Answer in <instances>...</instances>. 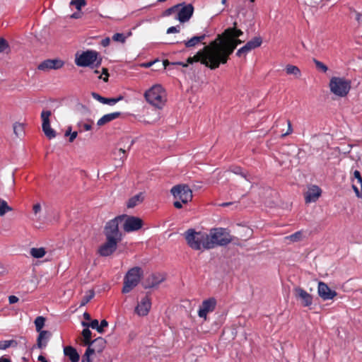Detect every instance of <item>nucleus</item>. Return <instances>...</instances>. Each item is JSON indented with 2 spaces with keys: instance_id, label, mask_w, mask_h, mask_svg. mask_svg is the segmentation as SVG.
Masks as SVG:
<instances>
[{
  "instance_id": "nucleus-14",
  "label": "nucleus",
  "mask_w": 362,
  "mask_h": 362,
  "mask_svg": "<svg viewBox=\"0 0 362 362\" xmlns=\"http://www.w3.org/2000/svg\"><path fill=\"white\" fill-rule=\"evenodd\" d=\"M51 115L49 110H43L41 112L42 131L49 139H54L56 136L55 131L50 126L49 117Z\"/></svg>"
},
{
  "instance_id": "nucleus-61",
  "label": "nucleus",
  "mask_w": 362,
  "mask_h": 362,
  "mask_svg": "<svg viewBox=\"0 0 362 362\" xmlns=\"http://www.w3.org/2000/svg\"><path fill=\"white\" fill-rule=\"evenodd\" d=\"M0 362H11L10 359L5 358L4 356L0 357Z\"/></svg>"
},
{
  "instance_id": "nucleus-24",
  "label": "nucleus",
  "mask_w": 362,
  "mask_h": 362,
  "mask_svg": "<svg viewBox=\"0 0 362 362\" xmlns=\"http://www.w3.org/2000/svg\"><path fill=\"white\" fill-rule=\"evenodd\" d=\"M120 115L121 113L119 112H115L106 114L98 120L97 125L99 127L103 126L105 124H107L111 121L116 119L120 116Z\"/></svg>"
},
{
  "instance_id": "nucleus-6",
  "label": "nucleus",
  "mask_w": 362,
  "mask_h": 362,
  "mask_svg": "<svg viewBox=\"0 0 362 362\" xmlns=\"http://www.w3.org/2000/svg\"><path fill=\"white\" fill-rule=\"evenodd\" d=\"M142 275L143 271L140 267H135L130 269L124 278L122 292L128 293L133 290L140 282Z\"/></svg>"
},
{
  "instance_id": "nucleus-47",
  "label": "nucleus",
  "mask_w": 362,
  "mask_h": 362,
  "mask_svg": "<svg viewBox=\"0 0 362 362\" xmlns=\"http://www.w3.org/2000/svg\"><path fill=\"white\" fill-rule=\"evenodd\" d=\"M108 322L105 320H103L99 324V328L98 329V332L99 333L103 332V329L106 327H107Z\"/></svg>"
},
{
  "instance_id": "nucleus-51",
  "label": "nucleus",
  "mask_w": 362,
  "mask_h": 362,
  "mask_svg": "<svg viewBox=\"0 0 362 362\" xmlns=\"http://www.w3.org/2000/svg\"><path fill=\"white\" fill-rule=\"evenodd\" d=\"M232 172L235 174L241 175L243 177H246V175L243 173L242 169L240 167H235L232 170Z\"/></svg>"
},
{
  "instance_id": "nucleus-9",
  "label": "nucleus",
  "mask_w": 362,
  "mask_h": 362,
  "mask_svg": "<svg viewBox=\"0 0 362 362\" xmlns=\"http://www.w3.org/2000/svg\"><path fill=\"white\" fill-rule=\"evenodd\" d=\"M124 216H118L115 218L109 221L104 229L105 238H112L116 240H122V234L119 230V225L122 223Z\"/></svg>"
},
{
  "instance_id": "nucleus-19",
  "label": "nucleus",
  "mask_w": 362,
  "mask_h": 362,
  "mask_svg": "<svg viewBox=\"0 0 362 362\" xmlns=\"http://www.w3.org/2000/svg\"><path fill=\"white\" fill-rule=\"evenodd\" d=\"M105 339L102 337H98L90 342L86 350H90V352H89V356H91L95 352L101 353L105 349Z\"/></svg>"
},
{
  "instance_id": "nucleus-11",
  "label": "nucleus",
  "mask_w": 362,
  "mask_h": 362,
  "mask_svg": "<svg viewBox=\"0 0 362 362\" xmlns=\"http://www.w3.org/2000/svg\"><path fill=\"white\" fill-rule=\"evenodd\" d=\"M177 6H180L177 10V16L175 18L180 23H185L189 21L193 15V6L191 4H186L185 3L178 4Z\"/></svg>"
},
{
  "instance_id": "nucleus-32",
  "label": "nucleus",
  "mask_w": 362,
  "mask_h": 362,
  "mask_svg": "<svg viewBox=\"0 0 362 362\" xmlns=\"http://www.w3.org/2000/svg\"><path fill=\"white\" fill-rule=\"evenodd\" d=\"M13 211V209L8 206L6 201L0 198V216H4L6 213Z\"/></svg>"
},
{
  "instance_id": "nucleus-26",
  "label": "nucleus",
  "mask_w": 362,
  "mask_h": 362,
  "mask_svg": "<svg viewBox=\"0 0 362 362\" xmlns=\"http://www.w3.org/2000/svg\"><path fill=\"white\" fill-rule=\"evenodd\" d=\"M30 256L34 259H40L45 257L47 254V250L45 247H31L29 252Z\"/></svg>"
},
{
  "instance_id": "nucleus-39",
  "label": "nucleus",
  "mask_w": 362,
  "mask_h": 362,
  "mask_svg": "<svg viewBox=\"0 0 362 362\" xmlns=\"http://www.w3.org/2000/svg\"><path fill=\"white\" fill-rule=\"evenodd\" d=\"M82 326L84 327H91L92 329H95L98 330L99 328V322L98 320H93L90 322H82Z\"/></svg>"
},
{
  "instance_id": "nucleus-28",
  "label": "nucleus",
  "mask_w": 362,
  "mask_h": 362,
  "mask_svg": "<svg viewBox=\"0 0 362 362\" xmlns=\"http://www.w3.org/2000/svg\"><path fill=\"white\" fill-rule=\"evenodd\" d=\"M42 211V206L40 203H36L33 206V221H34L36 223H41V216L40 214Z\"/></svg>"
},
{
  "instance_id": "nucleus-35",
  "label": "nucleus",
  "mask_w": 362,
  "mask_h": 362,
  "mask_svg": "<svg viewBox=\"0 0 362 362\" xmlns=\"http://www.w3.org/2000/svg\"><path fill=\"white\" fill-rule=\"evenodd\" d=\"M13 132L17 136H22L24 134L23 124L19 122H16L13 124Z\"/></svg>"
},
{
  "instance_id": "nucleus-29",
  "label": "nucleus",
  "mask_w": 362,
  "mask_h": 362,
  "mask_svg": "<svg viewBox=\"0 0 362 362\" xmlns=\"http://www.w3.org/2000/svg\"><path fill=\"white\" fill-rule=\"evenodd\" d=\"M18 341L15 339L0 341V350H6L8 348H16L18 346Z\"/></svg>"
},
{
  "instance_id": "nucleus-23",
  "label": "nucleus",
  "mask_w": 362,
  "mask_h": 362,
  "mask_svg": "<svg viewBox=\"0 0 362 362\" xmlns=\"http://www.w3.org/2000/svg\"><path fill=\"white\" fill-rule=\"evenodd\" d=\"M51 335V333L48 331H42L39 332V335L37 339L36 347L40 349L45 348Z\"/></svg>"
},
{
  "instance_id": "nucleus-2",
  "label": "nucleus",
  "mask_w": 362,
  "mask_h": 362,
  "mask_svg": "<svg viewBox=\"0 0 362 362\" xmlns=\"http://www.w3.org/2000/svg\"><path fill=\"white\" fill-rule=\"evenodd\" d=\"M146 100L157 109H162L167 102V92L160 84H155L144 93Z\"/></svg>"
},
{
  "instance_id": "nucleus-31",
  "label": "nucleus",
  "mask_w": 362,
  "mask_h": 362,
  "mask_svg": "<svg viewBox=\"0 0 362 362\" xmlns=\"http://www.w3.org/2000/svg\"><path fill=\"white\" fill-rule=\"evenodd\" d=\"M286 71L287 74L293 75L296 77H300L301 75L300 70L298 69V67L291 64H288L286 66Z\"/></svg>"
},
{
  "instance_id": "nucleus-34",
  "label": "nucleus",
  "mask_w": 362,
  "mask_h": 362,
  "mask_svg": "<svg viewBox=\"0 0 362 362\" xmlns=\"http://www.w3.org/2000/svg\"><path fill=\"white\" fill-rule=\"evenodd\" d=\"M45 318L42 316H38L35 320V329L37 332H42V329L45 326Z\"/></svg>"
},
{
  "instance_id": "nucleus-18",
  "label": "nucleus",
  "mask_w": 362,
  "mask_h": 362,
  "mask_svg": "<svg viewBox=\"0 0 362 362\" xmlns=\"http://www.w3.org/2000/svg\"><path fill=\"white\" fill-rule=\"evenodd\" d=\"M151 307V299L148 296H146L141 299V301L137 304L135 308V313L139 316H146L150 311Z\"/></svg>"
},
{
  "instance_id": "nucleus-57",
  "label": "nucleus",
  "mask_w": 362,
  "mask_h": 362,
  "mask_svg": "<svg viewBox=\"0 0 362 362\" xmlns=\"http://www.w3.org/2000/svg\"><path fill=\"white\" fill-rule=\"evenodd\" d=\"M156 62V61L154 62H147V63H144V64H141V66L142 67H145V68H149L151 67L154 63Z\"/></svg>"
},
{
  "instance_id": "nucleus-62",
  "label": "nucleus",
  "mask_w": 362,
  "mask_h": 362,
  "mask_svg": "<svg viewBox=\"0 0 362 362\" xmlns=\"http://www.w3.org/2000/svg\"><path fill=\"white\" fill-rule=\"evenodd\" d=\"M38 361H39L40 362H48V361L46 360V358H45L43 356H42V355H40V356H38Z\"/></svg>"
},
{
  "instance_id": "nucleus-60",
  "label": "nucleus",
  "mask_w": 362,
  "mask_h": 362,
  "mask_svg": "<svg viewBox=\"0 0 362 362\" xmlns=\"http://www.w3.org/2000/svg\"><path fill=\"white\" fill-rule=\"evenodd\" d=\"M81 15L79 13H74L71 16V18H81Z\"/></svg>"
},
{
  "instance_id": "nucleus-27",
  "label": "nucleus",
  "mask_w": 362,
  "mask_h": 362,
  "mask_svg": "<svg viewBox=\"0 0 362 362\" xmlns=\"http://www.w3.org/2000/svg\"><path fill=\"white\" fill-rule=\"evenodd\" d=\"M206 37V35H202L200 36H194L188 40L183 42L186 47H192L197 45L199 42L204 40Z\"/></svg>"
},
{
  "instance_id": "nucleus-22",
  "label": "nucleus",
  "mask_w": 362,
  "mask_h": 362,
  "mask_svg": "<svg viewBox=\"0 0 362 362\" xmlns=\"http://www.w3.org/2000/svg\"><path fill=\"white\" fill-rule=\"evenodd\" d=\"M164 280V277L160 274H153L149 275L144 282L145 288H153L159 285Z\"/></svg>"
},
{
  "instance_id": "nucleus-10",
  "label": "nucleus",
  "mask_w": 362,
  "mask_h": 362,
  "mask_svg": "<svg viewBox=\"0 0 362 362\" xmlns=\"http://www.w3.org/2000/svg\"><path fill=\"white\" fill-rule=\"evenodd\" d=\"M121 240L112 238H106V241L98 248V252L102 257H108L113 254L117 247V244Z\"/></svg>"
},
{
  "instance_id": "nucleus-56",
  "label": "nucleus",
  "mask_w": 362,
  "mask_h": 362,
  "mask_svg": "<svg viewBox=\"0 0 362 362\" xmlns=\"http://www.w3.org/2000/svg\"><path fill=\"white\" fill-rule=\"evenodd\" d=\"M110 38L106 37L102 40L101 44L103 47H107L110 45Z\"/></svg>"
},
{
  "instance_id": "nucleus-37",
  "label": "nucleus",
  "mask_w": 362,
  "mask_h": 362,
  "mask_svg": "<svg viewBox=\"0 0 362 362\" xmlns=\"http://www.w3.org/2000/svg\"><path fill=\"white\" fill-rule=\"evenodd\" d=\"M94 292L93 291H89L82 298L81 301V306H84L86 305L93 297Z\"/></svg>"
},
{
  "instance_id": "nucleus-53",
  "label": "nucleus",
  "mask_w": 362,
  "mask_h": 362,
  "mask_svg": "<svg viewBox=\"0 0 362 362\" xmlns=\"http://www.w3.org/2000/svg\"><path fill=\"white\" fill-rule=\"evenodd\" d=\"M287 124H288V131L285 134H282L283 137L290 134L293 132L291 123L289 120L287 121Z\"/></svg>"
},
{
  "instance_id": "nucleus-21",
  "label": "nucleus",
  "mask_w": 362,
  "mask_h": 362,
  "mask_svg": "<svg viewBox=\"0 0 362 362\" xmlns=\"http://www.w3.org/2000/svg\"><path fill=\"white\" fill-rule=\"evenodd\" d=\"M322 190L317 185H312L308 187V189L305 195V200L306 203L315 202L321 196Z\"/></svg>"
},
{
  "instance_id": "nucleus-30",
  "label": "nucleus",
  "mask_w": 362,
  "mask_h": 362,
  "mask_svg": "<svg viewBox=\"0 0 362 362\" xmlns=\"http://www.w3.org/2000/svg\"><path fill=\"white\" fill-rule=\"evenodd\" d=\"M144 197L141 193L138 194L131 199H129L127 202L128 208H133L136 206L138 204L141 203L143 201Z\"/></svg>"
},
{
  "instance_id": "nucleus-63",
  "label": "nucleus",
  "mask_w": 362,
  "mask_h": 362,
  "mask_svg": "<svg viewBox=\"0 0 362 362\" xmlns=\"http://www.w3.org/2000/svg\"><path fill=\"white\" fill-rule=\"evenodd\" d=\"M103 74L105 75V78H103V80L105 81H106L107 80V76H108V74H107V70L106 69H103Z\"/></svg>"
},
{
  "instance_id": "nucleus-13",
  "label": "nucleus",
  "mask_w": 362,
  "mask_h": 362,
  "mask_svg": "<svg viewBox=\"0 0 362 362\" xmlns=\"http://www.w3.org/2000/svg\"><path fill=\"white\" fill-rule=\"evenodd\" d=\"M216 305V300L214 298H209L204 300L198 310V316L203 318L204 320H207V315L212 313Z\"/></svg>"
},
{
  "instance_id": "nucleus-7",
  "label": "nucleus",
  "mask_w": 362,
  "mask_h": 362,
  "mask_svg": "<svg viewBox=\"0 0 362 362\" xmlns=\"http://www.w3.org/2000/svg\"><path fill=\"white\" fill-rule=\"evenodd\" d=\"M170 191L175 199H177L174 202V206L177 209H181L182 203L186 204L192 199V192L187 185L175 186Z\"/></svg>"
},
{
  "instance_id": "nucleus-58",
  "label": "nucleus",
  "mask_w": 362,
  "mask_h": 362,
  "mask_svg": "<svg viewBox=\"0 0 362 362\" xmlns=\"http://www.w3.org/2000/svg\"><path fill=\"white\" fill-rule=\"evenodd\" d=\"M356 20L359 23H362V14H361L360 13H356Z\"/></svg>"
},
{
  "instance_id": "nucleus-46",
  "label": "nucleus",
  "mask_w": 362,
  "mask_h": 362,
  "mask_svg": "<svg viewBox=\"0 0 362 362\" xmlns=\"http://www.w3.org/2000/svg\"><path fill=\"white\" fill-rule=\"evenodd\" d=\"M8 47V45L7 42L3 38H0V52H4Z\"/></svg>"
},
{
  "instance_id": "nucleus-12",
  "label": "nucleus",
  "mask_w": 362,
  "mask_h": 362,
  "mask_svg": "<svg viewBox=\"0 0 362 362\" xmlns=\"http://www.w3.org/2000/svg\"><path fill=\"white\" fill-rule=\"evenodd\" d=\"M124 216L123 228L126 232H132L139 230L142 226V220L138 217L129 216L127 215H122Z\"/></svg>"
},
{
  "instance_id": "nucleus-41",
  "label": "nucleus",
  "mask_w": 362,
  "mask_h": 362,
  "mask_svg": "<svg viewBox=\"0 0 362 362\" xmlns=\"http://www.w3.org/2000/svg\"><path fill=\"white\" fill-rule=\"evenodd\" d=\"M86 2L85 0H71L70 2V5L75 6L78 11H80L83 6H86Z\"/></svg>"
},
{
  "instance_id": "nucleus-45",
  "label": "nucleus",
  "mask_w": 362,
  "mask_h": 362,
  "mask_svg": "<svg viewBox=\"0 0 362 362\" xmlns=\"http://www.w3.org/2000/svg\"><path fill=\"white\" fill-rule=\"evenodd\" d=\"M122 97H119L118 98H106V102L105 104H107L110 105H114L116 104L118 101L121 100Z\"/></svg>"
},
{
  "instance_id": "nucleus-5",
  "label": "nucleus",
  "mask_w": 362,
  "mask_h": 362,
  "mask_svg": "<svg viewBox=\"0 0 362 362\" xmlns=\"http://www.w3.org/2000/svg\"><path fill=\"white\" fill-rule=\"evenodd\" d=\"M102 62L98 53L95 50H86L77 52L75 56V64L81 67H93L100 65Z\"/></svg>"
},
{
  "instance_id": "nucleus-43",
  "label": "nucleus",
  "mask_w": 362,
  "mask_h": 362,
  "mask_svg": "<svg viewBox=\"0 0 362 362\" xmlns=\"http://www.w3.org/2000/svg\"><path fill=\"white\" fill-rule=\"evenodd\" d=\"M314 62L315 64L316 67L322 72L325 73L328 70L327 66L322 62L315 59L314 60Z\"/></svg>"
},
{
  "instance_id": "nucleus-64",
  "label": "nucleus",
  "mask_w": 362,
  "mask_h": 362,
  "mask_svg": "<svg viewBox=\"0 0 362 362\" xmlns=\"http://www.w3.org/2000/svg\"><path fill=\"white\" fill-rule=\"evenodd\" d=\"M71 128L69 127L65 133V136H70V134H71Z\"/></svg>"
},
{
  "instance_id": "nucleus-42",
  "label": "nucleus",
  "mask_w": 362,
  "mask_h": 362,
  "mask_svg": "<svg viewBox=\"0 0 362 362\" xmlns=\"http://www.w3.org/2000/svg\"><path fill=\"white\" fill-rule=\"evenodd\" d=\"M127 36L123 33H115L112 36V40L115 42L124 43L126 41Z\"/></svg>"
},
{
  "instance_id": "nucleus-50",
  "label": "nucleus",
  "mask_w": 362,
  "mask_h": 362,
  "mask_svg": "<svg viewBox=\"0 0 362 362\" xmlns=\"http://www.w3.org/2000/svg\"><path fill=\"white\" fill-rule=\"evenodd\" d=\"M136 333L135 332H130L127 336V340L129 342H131L133 340H134L136 338Z\"/></svg>"
},
{
  "instance_id": "nucleus-54",
  "label": "nucleus",
  "mask_w": 362,
  "mask_h": 362,
  "mask_svg": "<svg viewBox=\"0 0 362 362\" xmlns=\"http://www.w3.org/2000/svg\"><path fill=\"white\" fill-rule=\"evenodd\" d=\"M8 301L11 304L16 303L18 301V298L15 296H10L8 298Z\"/></svg>"
},
{
  "instance_id": "nucleus-33",
  "label": "nucleus",
  "mask_w": 362,
  "mask_h": 362,
  "mask_svg": "<svg viewBox=\"0 0 362 362\" xmlns=\"http://www.w3.org/2000/svg\"><path fill=\"white\" fill-rule=\"evenodd\" d=\"M82 336L83 337V344L85 346H88L90 342H91V337L92 332L88 329V327H86L82 332Z\"/></svg>"
},
{
  "instance_id": "nucleus-15",
  "label": "nucleus",
  "mask_w": 362,
  "mask_h": 362,
  "mask_svg": "<svg viewBox=\"0 0 362 362\" xmlns=\"http://www.w3.org/2000/svg\"><path fill=\"white\" fill-rule=\"evenodd\" d=\"M64 65V62L59 59H47L41 62L37 69L40 71H47L51 69H59Z\"/></svg>"
},
{
  "instance_id": "nucleus-16",
  "label": "nucleus",
  "mask_w": 362,
  "mask_h": 362,
  "mask_svg": "<svg viewBox=\"0 0 362 362\" xmlns=\"http://www.w3.org/2000/svg\"><path fill=\"white\" fill-rule=\"evenodd\" d=\"M262 40L260 37H255L252 40L248 41L243 47L240 48L236 54L238 57L246 55L251 50L259 47L262 45Z\"/></svg>"
},
{
  "instance_id": "nucleus-55",
  "label": "nucleus",
  "mask_w": 362,
  "mask_h": 362,
  "mask_svg": "<svg viewBox=\"0 0 362 362\" xmlns=\"http://www.w3.org/2000/svg\"><path fill=\"white\" fill-rule=\"evenodd\" d=\"M78 132H73L71 134H70L69 136V141L73 142L74 140L77 137Z\"/></svg>"
},
{
  "instance_id": "nucleus-40",
  "label": "nucleus",
  "mask_w": 362,
  "mask_h": 362,
  "mask_svg": "<svg viewBox=\"0 0 362 362\" xmlns=\"http://www.w3.org/2000/svg\"><path fill=\"white\" fill-rule=\"evenodd\" d=\"M301 237L302 233L300 231H298L291 235L286 236L285 239L289 240L292 242H297L301 239Z\"/></svg>"
},
{
  "instance_id": "nucleus-25",
  "label": "nucleus",
  "mask_w": 362,
  "mask_h": 362,
  "mask_svg": "<svg viewBox=\"0 0 362 362\" xmlns=\"http://www.w3.org/2000/svg\"><path fill=\"white\" fill-rule=\"evenodd\" d=\"M64 354L66 356L69 357L71 362H78L80 358L79 354L74 347L70 346L64 347Z\"/></svg>"
},
{
  "instance_id": "nucleus-4",
  "label": "nucleus",
  "mask_w": 362,
  "mask_h": 362,
  "mask_svg": "<svg viewBox=\"0 0 362 362\" xmlns=\"http://www.w3.org/2000/svg\"><path fill=\"white\" fill-rule=\"evenodd\" d=\"M209 243H206L207 247L209 249L214 248L216 246H226L230 243L233 237L230 232L223 228H213L208 234Z\"/></svg>"
},
{
  "instance_id": "nucleus-36",
  "label": "nucleus",
  "mask_w": 362,
  "mask_h": 362,
  "mask_svg": "<svg viewBox=\"0 0 362 362\" xmlns=\"http://www.w3.org/2000/svg\"><path fill=\"white\" fill-rule=\"evenodd\" d=\"M353 184H356L360 185V188H362V177L361 175V173L358 170H355L354 172V178L352 180Z\"/></svg>"
},
{
  "instance_id": "nucleus-59",
  "label": "nucleus",
  "mask_w": 362,
  "mask_h": 362,
  "mask_svg": "<svg viewBox=\"0 0 362 362\" xmlns=\"http://www.w3.org/2000/svg\"><path fill=\"white\" fill-rule=\"evenodd\" d=\"M158 119H159V114H158V113H156V118H155L154 119H153V120H151V121H150V120H146H146H144V123H148V124H149V123H153V122H156Z\"/></svg>"
},
{
  "instance_id": "nucleus-48",
  "label": "nucleus",
  "mask_w": 362,
  "mask_h": 362,
  "mask_svg": "<svg viewBox=\"0 0 362 362\" xmlns=\"http://www.w3.org/2000/svg\"><path fill=\"white\" fill-rule=\"evenodd\" d=\"M180 30V26H172L168 28L167 33L171 34V33H177Z\"/></svg>"
},
{
  "instance_id": "nucleus-52",
  "label": "nucleus",
  "mask_w": 362,
  "mask_h": 362,
  "mask_svg": "<svg viewBox=\"0 0 362 362\" xmlns=\"http://www.w3.org/2000/svg\"><path fill=\"white\" fill-rule=\"evenodd\" d=\"M179 6H177V5L174 6H173V7H171V8H168V9L166 11V15H168H168H170L172 13H175V12H176V13H177V8H179Z\"/></svg>"
},
{
  "instance_id": "nucleus-38",
  "label": "nucleus",
  "mask_w": 362,
  "mask_h": 362,
  "mask_svg": "<svg viewBox=\"0 0 362 362\" xmlns=\"http://www.w3.org/2000/svg\"><path fill=\"white\" fill-rule=\"evenodd\" d=\"M77 127L78 128V132H82L83 131H90L92 129V125L90 123L78 122L77 123Z\"/></svg>"
},
{
  "instance_id": "nucleus-17",
  "label": "nucleus",
  "mask_w": 362,
  "mask_h": 362,
  "mask_svg": "<svg viewBox=\"0 0 362 362\" xmlns=\"http://www.w3.org/2000/svg\"><path fill=\"white\" fill-rule=\"evenodd\" d=\"M318 295L324 300H332L337 296V292L332 291L327 284L320 281L317 286Z\"/></svg>"
},
{
  "instance_id": "nucleus-44",
  "label": "nucleus",
  "mask_w": 362,
  "mask_h": 362,
  "mask_svg": "<svg viewBox=\"0 0 362 362\" xmlns=\"http://www.w3.org/2000/svg\"><path fill=\"white\" fill-rule=\"evenodd\" d=\"M91 95L94 99H95L96 100L99 101L103 104H105V103L106 102V98L102 97L97 93L93 92Z\"/></svg>"
},
{
  "instance_id": "nucleus-1",
  "label": "nucleus",
  "mask_w": 362,
  "mask_h": 362,
  "mask_svg": "<svg viewBox=\"0 0 362 362\" xmlns=\"http://www.w3.org/2000/svg\"><path fill=\"white\" fill-rule=\"evenodd\" d=\"M242 35L240 30L235 28H228L195 55L188 57L187 63L179 62L175 64L185 67L188 64L200 62L211 69H216L220 64H226L236 47L243 42L238 39Z\"/></svg>"
},
{
  "instance_id": "nucleus-8",
  "label": "nucleus",
  "mask_w": 362,
  "mask_h": 362,
  "mask_svg": "<svg viewBox=\"0 0 362 362\" xmlns=\"http://www.w3.org/2000/svg\"><path fill=\"white\" fill-rule=\"evenodd\" d=\"M330 91L338 97H345L351 88V83L342 77L334 76L329 81Z\"/></svg>"
},
{
  "instance_id": "nucleus-49",
  "label": "nucleus",
  "mask_w": 362,
  "mask_h": 362,
  "mask_svg": "<svg viewBox=\"0 0 362 362\" xmlns=\"http://www.w3.org/2000/svg\"><path fill=\"white\" fill-rule=\"evenodd\" d=\"M89 352H90V350H86L84 355L82 357L81 362H91L89 356Z\"/></svg>"
},
{
  "instance_id": "nucleus-20",
  "label": "nucleus",
  "mask_w": 362,
  "mask_h": 362,
  "mask_svg": "<svg viewBox=\"0 0 362 362\" xmlns=\"http://www.w3.org/2000/svg\"><path fill=\"white\" fill-rule=\"evenodd\" d=\"M295 295L296 298L301 301L303 306L308 307L313 303V297L304 289L298 287L294 289Z\"/></svg>"
},
{
  "instance_id": "nucleus-3",
  "label": "nucleus",
  "mask_w": 362,
  "mask_h": 362,
  "mask_svg": "<svg viewBox=\"0 0 362 362\" xmlns=\"http://www.w3.org/2000/svg\"><path fill=\"white\" fill-rule=\"evenodd\" d=\"M187 245L193 250H209L206 243H209L208 233L202 231H196L193 228L188 229L184 234Z\"/></svg>"
}]
</instances>
